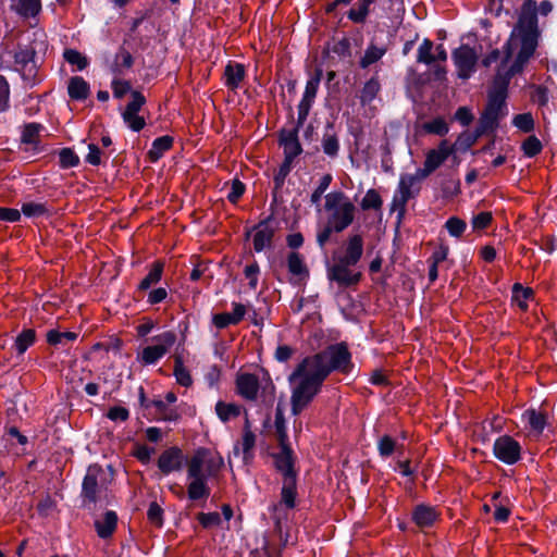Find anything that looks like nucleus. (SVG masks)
<instances>
[{
    "instance_id": "45",
    "label": "nucleus",
    "mask_w": 557,
    "mask_h": 557,
    "mask_svg": "<svg viewBox=\"0 0 557 557\" xmlns=\"http://www.w3.org/2000/svg\"><path fill=\"white\" fill-rule=\"evenodd\" d=\"M165 349L158 345L147 346L143 349L141 355L139 357L140 361L144 364H154L157 363L164 355Z\"/></svg>"
},
{
    "instance_id": "63",
    "label": "nucleus",
    "mask_w": 557,
    "mask_h": 557,
    "mask_svg": "<svg viewBox=\"0 0 557 557\" xmlns=\"http://www.w3.org/2000/svg\"><path fill=\"white\" fill-rule=\"evenodd\" d=\"M453 120L457 121L462 126H469L474 120V114L469 107L463 106L456 110Z\"/></svg>"
},
{
    "instance_id": "44",
    "label": "nucleus",
    "mask_w": 557,
    "mask_h": 557,
    "mask_svg": "<svg viewBox=\"0 0 557 557\" xmlns=\"http://www.w3.org/2000/svg\"><path fill=\"white\" fill-rule=\"evenodd\" d=\"M78 337L75 332H59L55 329L49 330L46 334L47 343L51 346L63 345L66 341L74 342Z\"/></svg>"
},
{
    "instance_id": "27",
    "label": "nucleus",
    "mask_w": 557,
    "mask_h": 557,
    "mask_svg": "<svg viewBox=\"0 0 557 557\" xmlns=\"http://www.w3.org/2000/svg\"><path fill=\"white\" fill-rule=\"evenodd\" d=\"M190 480L187 486V496L191 502L207 499L211 490L208 486L207 476L188 478Z\"/></svg>"
},
{
    "instance_id": "21",
    "label": "nucleus",
    "mask_w": 557,
    "mask_h": 557,
    "mask_svg": "<svg viewBox=\"0 0 557 557\" xmlns=\"http://www.w3.org/2000/svg\"><path fill=\"white\" fill-rule=\"evenodd\" d=\"M151 408L154 409V412H149L151 414L150 421H164V422H178L181 420V413L176 408H171L168 404L162 399H152Z\"/></svg>"
},
{
    "instance_id": "49",
    "label": "nucleus",
    "mask_w": 557,
    "mask_h": 557,
    "mask_svg": "<svg viewBox=\"0 0 557 557\" xmlns=\"http://www.w3.org/2000/svg\"><path fill=\"white\" fill-rule=\"evenodd\" d=\"M58 154L61 169H71L79 164V157L72 148H62L59 150Z\"/></svg>"
},
{
    "instance_id": "9",
    "label": "nucleus",
    "mask_w": 557,
    "mask_h": 557,
    "mask_svg": "<svg viewBox=\"0 0 557 557\" xmlns=\"http://www.w3.org/2000/svg\"><path fill=\"white\" fill-rule=\"evenodd\" d=\"M35 39L28 45H18L14 53V62L21 65L25 72L23 79L34 81L37 75V54L45 53L47 50V42L42 39L44 34L34 33ZM35 82H33V85Z\"/></svg>"
},
{
    "instance_id": "23",
    "label": "nucleus",
    "mask_w": 557,
    "mask_h": 557,
    "mask_svg": "<svg viewBox=\"0 0 557 557\" xmlns=\"http://www.w3.org/2000/svg\"><path fill=\"white\" fill-rule=\"evenodd\" d=\"M245 76L246 69L244 64L228 61L223 74L224 85L231 90H236L240 83L244 81Z\"/></svg>"
},
{
    "instance_id": "34",
    "label": "nucleus",
    "mask_w": 557,
    "mask_h": 557,
    "mask_svg": "<svg viewBox=\"0 0 557 557\" xmlns=\"http://www.w3.org/2000/svg\"><path fill=\"white\" fill-rule=\"evenodd\" d=\"M36 331L34 329H23L15 337L12 348L17 356H23L26 350L36 343Z\"/></svg>"
},
{
    "instance_id": "29",
    "label": "nucleus",
    "mask_w": 557,
    "mask_h": 557,
    "mask_svg": "<svg viewBox=\"0 0 557 557\" xmlns=\"http://www.w3.org/2000/svg\"><path fill=\"white\" fill-rule=\"evenodd\" d=\"M376 448L379 456L382 459H387L395 453L400 456L403 454L404 445L398 444L397 441L388 434H384L377 438Z\"/></svg>"
},
{
    "instance_id": "6",
    "label": "nucleus",
    "mask_w": 557,
    "mask_h": 557,
    "mask_svg": "<svg viewBox=\"0 0 557 557\" xmlns=\"http://www.w3.org/2000/svg\"><path fill=\"white\" fill-rule=\"evenodd\" d=\"M113 97L116 99L123 98L126 94H131L132 100L126 104L125 110L122 112L124 123L133 131L140 132L146 126L144 116L138 112L146 103V97L138 90H132V85L128 81L114 78L111 83Z\"/></svg>"
},
{
    "instance_id": "46",
    "label": "nucleus",
    "mask_w": 557,
    "mask_h": 557,
    "mask_svg": "<svg viewBox=\"0 0 557 557\" xmlns=\"http://www.w3.org/2000/svg\"><path fill=\"white\" fill-rule=\"evenodd\" d=\"M434 44L431 39L424 38L418 48L417 62L431 65L435 62V57L432 53Z\"/></svg>"
},
{
    "instance_id": "48",
    "label": "nucleus",
    "mask_w": 557,
    "mask_h": 557,
    "mask_svg": "<svg viewBox=\"0 0 557 557\" xmlns=\"http://www.w3.org/2000/svg\"><path fill=\"white\" fill-rule=\"evenodd\" d=\"M524 417L528 418V423L532 431L541 434L546 425V416L535 409H530L524 412Z\"/></svg>"
},
{
    "instance_id": "1",
    "label": "nucleus",
    "mask_w": 557,
    "mask_h": 557,
    "mask_svg": "<svg viewBox=\"0 0 557 557\" xmlns=\"http://www.w3.org/2000/svg\"><path fill=\"white\" fill-rule=\"evenodd\" d=\"M513 50V40L508 38L504 44V58L497 66L495 76L492 81V86L487 92L488 101L507 104L506 100L508 98V87L511 78L523 71L525 64L533 57L536 48L525 44H520V49L515 61L510 66H507L508 62L512 58Z\"/></svg>"
},
{
    "instance_id": "56",
    "label": "nucleus",
    "mask_w": 557,
    "mask_h": 557,
    "mask_svg": "<svg viewBox=\"0 0 557 557\" xmlns=\"http://www.w3.org/2000/svg\"><path fill=\"white\" fill-rule=\"evenodd\" d=\"M445 228L450 236L459 238L465 233L467 223L458 216H450L445 222Z\"/></svg>"
},
{
    "instance_id": "62",
    "label": "nucleus",
    "mask_w": 557,
    "mask_h": 557,
    "mask_svg": "<svg viewBox=\"0 0 557 557\" xmlns=\"http://www.w3.org/2000/svg\"><path fill=\"white\" fill-rule=\"evenodd\" d=\"M332 180L333 177L331 174H325L321 177L318 187L311 194V203L317 205L320 202L322 195L329 188L330 184L332 183Z\"/></svg>"
},
{
    "instance_id": "42",
    "label": "nucleus",
    "mask_w": 557,
    "mask_h": 557,
    "mask_svg": "<svg viewBox=\"0 0 557 557\" xmlns=\"http://www.w3.org/2000/svg\"><path fill=\"white\" fill-rule=\"evenodd\" d=\"M385 53H386L385 48H380L373 44H370L368 46V48L366 49L363 57L360 59V62H359L360 67L361 69L369 67L373 63H376L377 61H380Z\"/></svg>"
},
{
    "instance_id": "47",
    "label": "nucleus",
    "mask_w": 557,
    "mask_h": 557,
    "mask_svg": "<svg viewBox=\"0 0 557 557\" xmlns=\"http://www.w3.org/2000/svg\"><path fill=\"white\" fill-rule=\"evenodd\" d=\"M63 58L69 64L75 65L78 71H83L89 65L88 59L76 49H65Z\"/></svg>"
},
{
    "instance_id": "30",
    "label": "nucleus",
    "mask_w": 557,
    "mask_h": 557,
    "mask_svg": "<svg viewBox=\"0 0 557 557\" xmlns=\"http://www.w3.org/2000/svg\"><path fill=\"white\" fill-rule=\"evenodd\" d=\"M173 141L174 138L170 135L157 137L147 152L148 160L152 163L158 162L163 157L164 152L172 148Z\"/></svg>"
},
{
    "instance_id": "43",
    "label": "nucleus",
    "mask_w": 557,
    "mask_h": 557,
    "mask_svg": "<svg viewBox=\"0 0 557 557\" xmlns=\"http://www.w3.org/2000/svg\"><path fill=\"white\" fill-rule=\"evenodd\" d=\"M173 374L176 379L177 384L184 387H189L193 384V379L188 369L184 366L181 356H176L174 359V371Z\"/></svg>"
},
{
    "instance_id": "24",
    "label": "nucleus",
    "mask_w": 557,
    "mask_h": 557,
    "mask_svg": "<svg viewBox=\"0 0 557 557\" xmlns=\"http://www.w3.org/2000/svg\"><path fill=\"white\" fill-rule=\"evenodd\" d=\"M293 169V161L283 160L278 170L273 175V189L271 191L272 201H271V210H274L278 202V193L283 188L286 177L289 175Z\"/></svg>"
},
{
    "instance_id": "13",
    "label": "nucleus",
    "mask_w": 557,
    "mask_h": 557,
    "mask_svg": "<svg viewBox=\"0 0 557 557\" xmlns=\"http://www.w3.org/2000/svg\"><path fill=\"white\" fill-rule=\"evenodd\" d=\"M493 454L502 462L515 465L521 458V446L512 436L502 435L494 442Z\"/></svg>"
},
{
    "instance_id": "64",
    "label": "nucleus",
    "mask_w": 557,
    "mask_h": 557,
    "mask_svg": "<svg viewBox=\"0 0 557 557\" xmlns=\"http://www.w3.org/2000/svg\"><path fill=\"white\" fill-rule=\"evenodd\" d=\"M151 341L156 342V345L163 347L165 352H168V350L175 344L176 335L172 331H166L153 336Z\"/></svg>"
},
{
    "instance_id": "37",
    "label": "nucleus",
    "mask_w": 557,
    "mask_h": 557,
    "mask_svg": "<svg viewBox=\"0 0 557 557\" xmlns=\"http://www.w3.org/2000/svg\"><path fill=\"white\" fill-rule=\"evenodd\" d=\"M381 90V83L377 75L372 76L368 79L360 90V103L361 106L370 104L377 96Z\"/></svg>"
},
{
    "instance_id": "41",
    "label": "nucleus",
    "mask_w": 557,
    "mask_h": 557,
    "mask_svg": "<svg viewBox=\"0 0 557 557\" xmlns=\"http://www.w3.org/2000/svg\"><path fill=\"white\" fill-rule=\"evenodd\" d=\"M533 289L530 287H524L520 283H515L511 288V300L517 304V306L525 311L528 310L527 300L533 297Z\"/></svg>"
},
{
    "instance_id": "53",
    "label": "nucleus",
    "mask_w": 557,
    "mask_h": 557,
    "mask_svg": "<svg viewBox=\"0 0 557 557\" xmlns=\"http://www.w3.org/2000/svg\"><path fill=\"white\" fill-rule=\"evenodd\" d=\"M423 128L429 134L437 136H445L449 132V126L443 117H435L423 125Z\"/></svg>"
},
{
    "instance_id": "52",
    "label": "nucleus",
    "mask_w": 557,
    "mask_h": 557,
    "mask_svg": "<svg viewBox=\"0 0 557 557\" xmlns=\"http://www.w3.org/2000/svg\"><path fill=\"white\" fill-rule=\"evenodd\" d=\"M322 76L323 70L315 67L313 75L306 83L302 96L315 99Z\"/></svg>"
},
{
    "instance_id": "35",
    "label": "nucleus",
    "mask_w": 557,
    "mask_h": 557,
    "mask_svg": "<svg viewBox=\"0 0 557 557\" xmlns=\"http://www.w3.org/2000/svg\"><path fill=\"white\" fill-rule=\"evenodd\" d=\"M134 64L132 53L122 45L115 53L114 61L111 65V72L115 75L123 74L124 70H129Z\"/></svg>"
},
{
    "instance_id": "22",
    "label": "nucleus",
    "mask_w": 557,
    "mask_h": 557,
    "mask_svg": "<svg viewBox=\"0 0 557 557\" xmlns=\"http://www.w3.org/2000/svg\"><path fill=\"white\" fill-rule=\"evenodd\" d=\"M453 153L447 139H443L438 146L428 151L424 162L435 172Z\"/></svg>"
},
{
    "instance_id": "2",
    "label": "nucleus",
    "mask_w": 557,
    "mask_h": 557,
    "mask_svg": "<svg viewBox=\"0 0 557 557\" xmlns=\"http://www.w3.org/2000/svg\"><path fill=\"white\" fill-rule=\"evenodd\" d=\"M324 209L327 212L326 222L319 227L315 236L317 245L323 250L332 239L349 227L355 220L356 207L342 190L331 191L325 196Z\"/></svg>"
},
{
    "instance_id": "5",
    "label": "nucleus",
    "mask_w": 557,
    "mask_h": 557,
    "mask_svg": "<svg viewBox=\"0 0 557 557\" xmlns=\"http://www.w3.org/2000/svg\"><path fill=\"white\" fill-rule=\"evenodd\" d=\"M273 466L282 475L281 503L286 509L296 507L298 495V475L299 470L296 467L297 457L292 446L280 447L277 453H273Z\"/></svg>"
},
{
    "instance_id": "51",
    "label": "nucleus",
    "mask_w": 557,
    "mask_h": 557,
    "mask_svg": "<svg viewBox=\"0 0 557 557\" xmlns=\"http://www.w3.org/2000/svg\"><path fill=\"white\" fill-rule=\"evenodd\" d=\"M543 149V145L541 140L535 136H529L521 145V150L523 154L528 158H534L541 153Z\"/></svg>"
},
{
    "instance_id": "10",
    "label": "nucleus",
    "mask_w": 557,
    "mask_h": 557,
    "mask_svg": "<svg viewBox=\"0 0 557 557\" xmlns=\"http://www.w3.org/2000/svg\"><path fill=\"white\" fill-rule=\"evenodd\" d=\"M103 473L101 466L98 463L89 465L86 473L83 478L82 488H81V500L82 507L90 509L91 506H95L99 499V493L101 486L99 485V476Z\"/></svg>"
},
{
    "instance_id": "50",
    "label": "nucleus",
    "mask_w": 557,
    "mask_h": 557,
    "mask_svg": "<svg viewBox=\"0 0 557 557\" xmlns=\"http://www.w3.org/2000/svg\"><path fill=\"white\" fill-rule=\"evenodd\" d=\"M476 141L470 135V132L463 131L461 132L454 144L449 145V147L454 152H467Z\"/></svg>"
},
{
    "instance_id": "38",
    "label": "nucleus",
    "mask_w": 557,
    "mask_h": 557,
    "mask_svg": "<svg viewBox=\"0 0 557 557\" xmlns=\"http://www.w3.org/2000/svg\"><path fill=\"white\" fill-rule=\"evenodd\" d=\"M372 4L369 0H358L356 3L357 8H351L347 11L348 20L355 24H364L371 12Z\"/></svg>"
},
{
    "instance_id": "16",
    "label": "nucleus",
    "mask_w": 557,
    "mask_h": 557,
    "mask_svg": "<svg viewBox=\"0 0 557 557\" xmlns=\"http://www.w3.org/2000/svg\"><path fill=\"white\" fill-rule=\"evenodd\" d=\"M508 114L507 104L488 101L482 111L479 122L491 133H495L499 127V122Z\"/></svg>"
},
{
    "instance_id": "59",
    "label": "nucleus",
    "mask_w": 557,
    "mask_h": 557,
    "mask_svg": "<svg viewBox=\"0 0 557 557\" xmlns=\"http://www.w3.org/2000/svg\"><path fill=\"white\" fill-rule=\"evenodd\" d=\"M224 465V461H223V458L221 456H208L207 457V461L205 463V472H203V475H207V479L211 478V476H215L218 474V472L221 470V468L223 467Z\"/></svg>"
},
{
    "instance_id": "33",
    "label": "nucleus",
    "mask_w": 557,
    "mask_h": 557,
    "mask_svg": "<svg viewBox=\"0 0 557 557\" xmlns=\"http://www.w3.org/2000/svg\"><path fill=\"white\" fill-rule=\"evenodd\" d=\"M20 211L21 215L24 214L29 219L49 218L53 214V209L47 202H24Z\"/></svg>"
},
{
    "instance_id": "11",
    "label": "nucleus",
    "mask_w": 557,
    "mask_h": 557,
    "mask_svg": "<svg viewBox=\"0 0 557 557\" xmlns=\"http://www.w3.org/2000/svg\"><path fill=\"white\" fill-rule=\"evenodd\" d=\"M455 66L457 67L458 77L466 81L476 70L478 54L469 45L462 44L451 53Z\"/></svg>"
},
{
    "instance_id": "8",
    "label": "nucleus",
    "mask_w": 557,
    "mask_h": 557,
    "mask_svg": "<svg viewBox=\"0 0 557 557\" xmlns=\"http://www.w3.org/2000/svg\"><path fill=\"white\" fill-rule=\"evenodd\" d=\"M289 382L298 380L292 391V396L311 403L321 392L324 379L306 360H301L288 377Z\"/></svg>"
},
{
    "instance_id": "57",
    "label": "nucleus",
    "mask_w": 557,
    "mask_h": 557,
    "mask_svg": "<svg viewBox=\"0 0 557 557\" xmlns=\"http://www.w3.org/2000/svg\"><path fill=\"white\" fill-rule=\"evenodd\" d=\"M163 517L164 510L161 506L157 502L150 503L147 511L148 521L157 528H162L164 522Z\"/></svg>"
},
{
    "instance_id": "40",
    "label": "nucleus",
    "mask_w": 557,
    "mask_h": 557,
    "mask_svg": "<svg viewBox=\"0 0 557 557\" xmlns=\"http://www.w3.org/2000/svg\"><path fill=\"white\" fill-rule=\"evenodd\" d=\"M45 129V126L37 122H29L24 124L23 131L21 134V143L25 145H34L37 146L39 140V134Z\"/></svg>"
},
{
    "instance_id": "18",
    "label": "nucleus",
    "mask_w": 557,
    "mask_h": 557,
    "mask_svg": "<svg viewBox=\"0 0 557 557\" xmlns=\"http://www.w3.org/2000/svg\"><path fill=\"white\" fill-rule=\"evenodd\" d=\"M260 383L257 375L252 373H242L236 377V392L246 400L255 401L258 397Z\"/></svg>"
},
{
    "instance_id": "12",
    "label": "nucleus",
    "mask_w": 557,
    "mask_h": 557,
    "mask_svg": "<svg viewBox=\"0 0 557 557\" xmlns=\"http://www.w3.org/2000/svg\"><path fill=\"white\" fill-rule=\"evenodd\" d=\"M274 221V213L272 212L270 215L261 220L258 224H256L251 230L247 231L245 234L246 239H249L251 232L256 231L253 235V250L256 252H261L265 248H272L273 238L275 236V227L271 225Z\"/></svg>"
},
{
    "instance_id": "15",
    "label": "nucleus",
    "mask_w": 557,
    "mask_h": 557,
    "mask_svg": "<svg viewBox=\"0 0 557 557\" xmlns=\"http://www.w3.org/2000/svg\"><path fill=\"white\" fill-rule=\"evenodd\" d=\"M298 124L290 129L282 128L278 132V145L283 147L284 159L293 161L302 153V146L299 141Z\"/></svg>"
},
{
    "instance_id": "3",
    "label": "nucleus",
    "mask_w": 557,
    "mask_h": 557,
    "mask_svg": "<svg viewBox=\"0 0 557 557\" xmlns=\"http://www.w3.org/2000/svg\"><path fill=\"white\" fill-rule=\"evenodd\" d=\"M363 255V237L361 234L349 235L343 255L333 253V260L331 264L326 261V276L330 282H335L341 287H351L362 278L361 272H354L350 270L355 267Z\"/></svg>"
},
{
    "instance_id": "60",
    "label": "nucleus",
    "mask_w": 557,
    "mask_h": 557,
    "mask_svg": "<svg viewBox=\"0 0 557 557\" xmlns=\"http://www.w3.org/2000/svg\"><path fill=\"white\" fill-rule=\"evenodd\" d=\"M197 520L203 529H210L221 524V516L219 512H199Z\"/></svg>"
},
{
    "instance_id": "7",
    "label": "nucleus",
    "mask_w": 557,
    "mask_h": 557,
    "mask_svg": "<svg viewBox=\"0 0 557 557\" xmlns=\"http://www.w3.org/2000/svg\"><path fill=\"white\" fill-rule=\"evenodd\" d=\"M540 36L536 1L524 0L509 39H519L520 44L537 48Z\"/></svg>"
},
{
    "instance_id": "32",
    "label": "nucleus",
    "mask_w": 557,
    "mask_h": 557,
    "mask_svg": "<svg viewBox=\"0 0 557 557\" xmlns=\"http://www.w3.org/2000/svg\"><path fill=\"white\" fill-rule=\"evenodd\" d=\"M274 426H275V435H276L278 447L290 446V443L288 440V434H287V426H286V419L284 416V409L281 404H277V406L275 408Z\"/></svg>"
},
{
    "instance_id": "4",
    "label": "nucleus",
    "mask_w": 557,
    "mask_h": 557,
    "mask_svg": "<svg viewBox=\"0 0 557 557\" xmlns=\"http://www.w3.org/2000/svg\"><path fill=\"white\" fill-rule=\"evenodd\" d=\"M324 380L332 373L349 375L354 371L352 354L346 342L327 345L319 352L304 358Z\"/></svg>"
},
{
    "instance_id": "36",
    "label": "nucleus",
    "mask_w": 557,
    "mask_h": 557,
    "mask_svg": "<svg viewBox=\"0 0 557 557\" xmlns=\"http://www.w3.org/2000/svg\"><path fill=\"white\" fill-rule=\"evenodd\" d=\"M11 9L22 17H35L41 11V0H17Z\"/></svg>"
},
{
    "instance_id": "54",
    "label": "nucleus",
    "mask_w": 557,
    "mask_h": 557,
    "mask_svg": "<svg viewBox=\"0 0 557 557\" xmlns=\"http://www.w3.org/2000/svg\"><path fill=\"white\" fill-rule=\"evenodd\" d=\"M382 205L383 200L380 194L373 188L369 189L361 200L362 210H380L382 208Z\"/></svg>"
},
{
    "instance_id": "25",
    "label": "nucleus",
    "mask_w": 557,
    "mask_h": 557,
    "mask_svg": "<svg viewBox=\"0 0 557 557\" xmlns=\"http://www.w3.org/2000/svg\"><path fill=\"white\" fill-rule=\"evenodd\" d=\"M210 456V450L206 447H199L195 450L191 458L185 465H187V478L205 476V463L207 457Z\"/></svg>"
},
{
    "instance_id": "28",
    "label": "nucleus",
    "mask_w": 557,
    "mask_h": 557,
    "mask_svg": "<svg viewBox=\"0 0 557 557\" xmlns=\"http://www.w3.org/2000/svg\"><path fill=\"white\" fill-rule=\"evenodd\" d=\"M67 94L74 101H85L90 95V86L82 76H73L67 83Z\"/></svg>"
},
{
    "instance_id": "61",
    "label": "nucleus",
    "mask_w": 557,
    "mask_h": 557,
    "mask_svg": "<svg viewBox=\"0 0 557 557\" xmlns=\"http://www.w3.org/2000/svg\"><path fill=\"white\" fill-rule=\"evenodd\" d=\"M493 221V215L488 211H482L474 214L471 219V225L474 231H482L487 228Z\"/></svg>"
},
{
    "instance_id": "20",
    "label": "nucleus",
    "mask_w": 557,
    "mask_h": 557,
    "mask_svg": "<svg viewBox=\"0 0 557 557\" xmlns=\"http://www.w3.org/2000/svg\"><path fill=\"white\" fill-rule=\"evenodd\" d=\"M322 151L331 159H336L339 153V138L335 132L334 122H326L321 139Z\"/></svg>"
},
{
    "instance_id": "26",
    "label": "nucleus",
    "mask_w": 557,
    "mask_h": 557,
    "mask_svg": "<svg viewBox=\"0 0 557 557\" xmlns=\"http://www.w3.org/2000/svg\"><path fill=\"white\" fill-rule=\"evenodd\" d=\"M119 517L115 511L107 510L102 520L95 521L97 535L102 539H109L113 535L117 527Z\"/></svg>"
},
{
    "instance_id": "39",
    "label": "nucleus",
    "mask_w": 557,
    "mask_h": 557,
    "mask_svg": "<svg viewBox=\"0 0 557 557\" xmlns=\"http://www.w3.org/2000/svg\"><path fill=\"white\" fill-rule=\"evenodd\" d=\"M215 413L223 423H226L242 413V406L234 403L228 404L223 400H219L215 404Z\"/></svg>"
},
{
    "instance_id": "55",
    "label": "nucleus",
    "mask_w": 557,
    "mask_h": 557,
    "mask_svg": "<svg viewBox=\"0 0 557 557\" xmlns=\"http://www.w3.org/2000/svg\"><path fill=\"white\" fill-rule=\"evenodd\" d=\"M512 125L523 133H530L534 129V119L530 112L519 113L513 116Z\"/></svg>"
},
{
    "instance_id": "14",
    "label": "nucleus",
    "mask_w": 557,
    "mask_h": 557,
    "mask_svg": "<svg viewBox=\"0 0 557 557\" xmlns=\"http://www.w3.org/2000/svg\"><path fill=\"white\" fill-rule=\"evenodd\" d=\"M187 461V457L178 446H171L164 449L157 461L162 474L169 475L172 472L181 471Z\"/></svg>"
},
{
    "instance_id": "19",
    "label": "nucleus",
    "mask_w": 557,
    "mask_h": 557,
    "mask_svg": "<svg viewBox=\"0 0 557 557\" xmlns=\"http://www.w3.org/2000/svg\"><path fill=\"white\" fill-rule=\"evenodd\" d=\"M440 518L436 508L426 504H418L411 512V520L420 529L431 528Z\"/></svg>"
},
{
    "instance_id": "17",
    "label": "nucleus",
    "mask_w": 557,
    "mask_h": 557,
    "mask_svg": "<svg viewBox=\"0 0 557 557\" xmlns=\"http://www.w3.org/2000/svg\"><path fill=\"white\" fill-rule=\"evenodd\" d=\"M288 273L292 275L289 283L299 285L306 283L310 276V271L305 263L304 257L297 251H290L286 258Z\"/></svg>"
},
{
    "instance_id": "31",
    "label": "nucleus",
    "mask_w": 557,
    "mask_h": 557,
    "mask_svg": "<svg viewBox=\"0 0 557 557\" xmlns=\"http://www.w3.org/2000/svg\"><path fill=\"white\" fill-rule=\"evenodd\" d=\"M164 262L161 260H156L151 264L147 275L138 284L137 292H146L150 289L151 286L157 285L162 280Z\"/></svg>"
},
{
    "instance_id": "58",
    "label": "nucleus",
    "mask_w": 557,
    "mask_h": 557,
    "mask_svg": "<svg viewBox=\"0 0 557 557\" xmlns=\"http://www.w3.org/2000/svg\"><path fill=\"white\" fill-rule=\"evenodd\" d=\"M314 100L313 98H309V97H306V96H302L300 102L298 103V116H297V120H296V124H298V127H302L309 113H310V110L314 103Z\"/></svg>"
}]
</instances>
